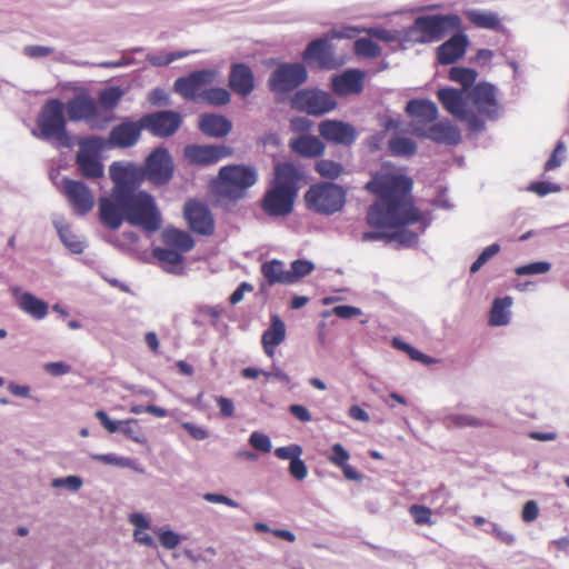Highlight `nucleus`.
I'll list each match as a JSON object with an SVG mask.
<instances>
[{
  "label": "nucleus",
  "instance_id": "obj_62",
  "mask_svg": "<svg viewBox=\"0 0 569 569\" xmlns=\"http://www.w3.org/2000/svg\"><path fill=\"white\" fill-rule=\"evenodd\" d=\"M181 427L190 435L194 440H203L208 438V431L192 422H181Z\"/></svg>",
  "mask_w": 569,
  "mask_h": 569
},
{
  "label": "nucleus",
  "instance_id": "obj_1",
  "mask_svg": "<svg viewBox=\"0 0 569 569\" xmlns=\"http://www.w3.org/2000/svg\"><path fill=\"white\" fill-rule=\"evenodd\" d=\"M173 173V162L164 148L154 149L142 169L133 163L113 162L109 167L113 183L108 196L99 199V219L109 230H117L123 221L154 232L161 227V214L151 194L138 190L146 177L154 184H164Z\"/></svg>",
  "mask_w": 569,
  "mask_h": 569
},
{
  "label": "nucleus",
  "instance_id": "obj_50",
  "mask_svg": "<svg viewBox=\"0 0 569 569\" xmlns=\"http://www.w3.org/2000/svg\"><path fill=\"white\" fill-rule=\"evenodd\" d=\"M551 266L546 261L531 262L525 266H520L516 269L518 276L525 274H541L550 270Z\"/></svg>",
  "mask_w": 569,
  "mask_h": 569
},
{
  "label": "nucleus",
  "instance_id": "obj_5",
  "mask_svg": "<svg viewBox=\"0 0 569 569\" xmlns=\"http://www.w3.org/2000/svg\"><path fill=\"white\" fill-rule=\"evenodd\" d=\"M461 23V18L456 13L420 16L415 19L413 30L419 33L418 42L431 43L451 31L460 30Z\"/></svg>",
  "mask_w": 569,
  "mask_h": 569
},
{
  "label": "nucleus",
  "instance_id": "obj_61",
  "mask_svg": "<svg viewBox=\"0 0 569 569\" xmlns=\"http://www.w3.org/2000/svg\"><path fill=\"white\" fill-rule=\"evenodd\" d=\"M539 516V507L535 500H528L522 508L521 518L525 522H532Z\"/></svg>",
  "mask_w": 569,
  "mask_h": 569
},
{
  "label": "nucleus",
  "instance_id": "obj_45",
  "mask_svg": "<svg viewBox=\"0 0 569 569\" xmlns=\"http://www.w3.org/2000/svg\"><path fill=\"white\" fill-rule=\"evenodd\" d=\"M313 270V264L307 260H296L288 270L289 284L298 282Z\"/></svg>",
  "mask_w": 569,
  "mask_h": 569
},
{
  "label": "nucleus",
  "instance_id": "obj_8",
  "mask_svg": "<svg viewBox=\"0 0 569 569\" xmlns=\"http://www.w3.org/2000/svg\"><path fill=\"white\" fill-rule=\"evenodd\" d=\"M308 72L302 63H281L270 74L269 89L274 93H288L306 82Z\"/></svg>",
  "mask_w": 569,
  "mask_h": 569
},
{
  "label": "nucleus",
  "instance_id": "obj_31",
  "mask_svg": "<svg viewBox=\"0 0 569 569\" xmlns=\"http://www.w3.org/2000/svg\"><path fill=\"white\" fill-rule=\"evenodd\" d=\"M161 240L164 246L173 250H179L182 254L189 252L194 247L192 237L188 232L177 228H166L162 231Z\"/></svg>",
  "mask_w": 569,
  "mask_h": 569
},
{
  "label": "nucleus",
  "instance_id": "obj_56",
  "mask_svg": "<svg viewBox=\"0 0 569 569\" xmlns=\"http://www.w3.org/2000/svg\"><path fill=\"white\" fill-rule=\"evenodd\" d=\"M458 119L466 122L471 131H481L485 129V122L477 114L468 110H465Z\"/></svg>",
  "mask_w": 569,
  "mask_h": 569
},
{
  "label": "nucleus",
  "instance_id": "obj_24",
  "mask_svg": "<svg viewBox=\"0 0 569 569\" xmlns=\"http://www.w3.org/2000/svg\"><path fill=\"white\" fill-rule=\"evenodd\" d=\"M143 128L142 119L138 122L123 121L112 128L109 134V142L111 146L119 148L132 147L138 142Z\"/></svg>",
  "mask_w": 569,
  "mask_h": 569
},
{
  "label": "nucleus",
  "instance_id": "obj_29",
  "mask_svg": "<svg viewBox=\"0 0 569 569\" xmlns=\"http://www.w3.org/2000/svg\"><path fill=\"white\" fill-rule=\"evenodd\" d=\"M290 148L305 158H317L323 154L325 144L317 137L302 134L290 140Z\"/></svg>",
  "mask_w": 569,
  "mask_h": 569
},
{
  "label": "nucleus",
  "instance_id": "obj_6",
  "mask_svg": "<svg viewBox=\"0 0 569 569\" xmlns=\"http://www.w3.org/2000/svg\"><path fill=\"white\" fill-rule=\"evenodd\" d=\"M68 117L72 121H84L92 129H104L112 121L110 114L99 109L97 101L90 96H76L67 103Z\"/></svg>",
  "mask_w": 569,
  "mask_h": 569
},
{
  "label": "nucleus",
  "instance_id": "obj_28",
  "mask_svg": "<svg viewBox=\"0 0 569 569\" xmlns=\"http://www.w3.org/2000/svg\"><path fill=\"white\" fill-rule=\"evenodd\" d=\"M327 459L330 463L341 469L346 479L352 481L362 480L363 476L348 463L350 453L341 443H335L331 446V450L327 456Z\"/></svg>",
  "mask_w": 569,
  "mask_h": 569
},
{
  "label": "nucleus",
  "instance_id": "obj_35",
  "mask_svg": "<svg viewBox=\"0 0 569 569\" xmlns=\"http://www.w3.org/2000/svg\"><path fill=\"white\" fill-rule=\"evenodd\" d=\"M261 273L269 287L274 284H289L288 270L280 260L272 259L261 264Z\"/></svg>",
  "mask_w": 569,
  "mask_h": 569
},
{
  "label": "nucleus",
  "instance_id": "obj_33",
  "mask_svg": "<svg viewBox=\"0 0 569 569\" xmlns=\"http://www.w3.org/2000/svg\"><path fill=\"white\" fill-rule=\"evenodd\" d=\"M200 130L211 137H224L227 136L232 124L223 116L217 114H202L199 120Z\"/></svg>",
  "mask_w": 569,
  "mask_h": 569
},
{
  "label": "nucleus",
  "instance_id": "obj_25",
  "mask_svg": "<svg viewBox=\"0 0 569 569\" xmlns=\"http://www.w3.org/2000/svg\"><path fill=\"white\" fill-rule=\"evenodd\" d=\"M469 40L463 33L453 34L437 49V60L440 64L455 63L466 53Z\"/></svg>",
  "mask_w": 569,
  "mask_h": 569
},
{
  "label": "nucleus",
  "instance_id": "obj_18",
  "mask_svg": "<svg viewBox=\"0 0 569 569\" xmlns=\"http://www.w3.org/2000/svg\"><path fill=\"white\" fill-rule=\"evenodd\" d=\"M96 418L109 433L121 432L126 438L137 443L142 445L147 442V438L137 419L130 418L126 420L113 421L103 410H98L96 412Z\"/></svg>",
  "mask_w": 569,
  "mask_h": 569
},
{
  "label": "nucleus",
  "instance_id": "obj_41",
  "mask_svg": "<svg viewBox=\"0 0 569 569\" xmlns=\"http://www.w3.org/2000/svg\"><path fill=\"white\" fill-rule=\"evenodd\" d=\"M316 171L325 179L336 180L345 173V167L333 160L322 159L316 164Z\"/></svg>",
  "mask_w": 569,
  "mask_h": 569
},
{
  "label": "nucleus",
  "instance_id": "obj_15",
  "mask_svg": "<svg viewBox=\"0 0 569 569\" xmlns=\"http://www.w3.org/2000/svg\"><path fill=\"white\" fill-rule=\"evenodd\" d=\"M62 192L77 214L83 216L94 206L93 193L82 181L64 179Z\"/></svg>",
  "mask_w": 569,
  "mask_h": 569
},
{
  "label": "nucleus",
  "instance_id": "obj_60",
  "mask_svg": "<svg viewBox=\"0 0 569 569\" xmlns=\"http://www.w3.org/2000/svg\"><path fill=\"white\" fill-rule=\"evenodd\" d=\"M390 240H397L401 244H405V246H412V244L417 243L418 236L415 232L405 231V230L398 231V229H396L395 232L391 234Z\"/></svg>",
  "mask_w": 569,
  "mask_h": 569
},
{
  "label": "nucleus",
  "instance_id": "obj_32",
  "mask_svg": "<svg viewBox=\"0 0 569 569\" xmlns=\"http://www.w3.org/2000/svg\"><path fill=\"white\" fill-rule=\"evenodd\" d=\"M468 21L476 28L500 31L502 29L501 19L498 13L492 11L468 9L463 12Z\"/></svg>",
  "mask_w": 569,
  "mask_h": 569
},
{
  "label": "nucleus",
  "instance_id": "obj_43",
  "mask_svg": "<svg viewBox=\"0 0 569 569\" xmlns=\"http://www.w3.org/2000/svg\"><path fill=\"white\" fill-rule=\"evenodd\" d=\"M200 98L202 101L211 106H224L230 102V92L224 88H210L201 91Z\"/></svg>",
  "mask_w": 569,
  "mask_h": 569
},
{
  "label": "nucleus",
  "instance_id": "obj_9",
  "mask_svg": "<svg viewBox=\"0 0 569 569\" xmlns=\"http://www.w3.org/2000/svg\"><path fill=\"white\" fill-rule=\"evenodd\" d=\"M41 136L47 140H54L60 146H69L63 116V103L53 99L43 107V117L40 123Z\"/></svg>",
  "mask_w": 569,
  "mask_h": 569
},
{
  "label": "nucleus",
  "instance_id": "obj_17",
  "mask_svg": "<svg viewBox=\"0 0 569 569\" xmlns=\"http://www.w3.org/2000/svg\"><path fill=\"white\" fill-rule=\"evenodd\" d=\"M141 119L142 126L158 137L173 134L182 122L181 116L174 111H157L146 114Z\"/></svg>",
  "mask_w": 569,
  "mask_h": 569
},
{
  "label": "nucleus",
  "instance_id": "obj_36",
  "mask_svg": "<svg viewBox=\"0 0 569 569\" xmlns=\"http://www.w3.org/2000/svg\"><path fill=\"white\" fill-rule=\"evenodd\" d=\"M123 92L119 87H109L99 92L98 106L101 111L106 114H110L112 118V111L120 101Z\"/></svg>",
  "mask_w": 569,
  "mask_h": 569
},
{
  "label": "nucleus",
  "instance_id": "obj_44",
  "mask_svg": "<svg viewBox=\"0 0 569 569\" xmlns=\"http://www.w3.org/2000/svg\"><path fill=\"white\" fill-rule=\"evenodd\" d=\"M59 237L63 244L72 252V253H81L84 249V243L79 239L77 234H74L69 226H61L58 229Z\"/></svg>",
  "mask_w": 569,
  "mask_h": 569
},
{
  "label": "nucleus",
  "instance_id": "obj_58",
  "mask_svg": "<svg viewBox=\"0 0 569 569\" xmlns=\"http://www.w3.org/2000/svg\"><path fill=\"white\" fill-rule=\"evenodd\" d=\"M289 472L295 479L301 481V480L306 479V477L308 475V469H307L305 461L301 460L300 457H298L296 459H292V461H290Z\"/></svg>",
  "mask_w": 569,
  "mask_h": 569
},
{
  "label": "nucleus",
  "instance_id": "obj_22",
  "mask_svg": "<svg viewBox=\"0 0 569 569\" xmlns=\"http://www.w3.org/2000/svg\"><path fill=\"white\" fill-rule=\"evenodd\" d=\"M366 72L359 69H349L331 79L332 91L340 97L359 94L363 90Z\"/></svg>",
  "mask_w": 569,
  "mask_h": 569
},
{
  "label": "nucleus",
  "instance_id": "obj_37",
  "mask_svg": "<svg viewBox=\"0 0 569 569\" xmlns=\"http://www.w3.org/2000/svg\"><path fill=\"white\" fill-rule=\"evenodd\" d=\"M512 303V299L510 297L497 298L493 301L489 322L491 326H505L509 322L508 309Z\"/></svg>",
  "mask_w": 569,
  "mask_h": 569
},
{
  "label": "nucleus",
  "instance_id": "obj_47",
  "mask_svg": "<svg viewBox=\"0 0 569 569\" xmlns=\"http://www.w3.org/2000/svg\"><path fill=\"white\" fill-rule=\"evenodd\" d=\"M409 513L413 518L415 522L419 526L428 525L432 526V510L429 507L422 505H412L409 508Z\"/></svg>",
  "mask_w": 569,
  "mask_h": 569
},
{
  "label": "nucleus",
  "instance_id": "obj_27",
  "mask_svg": "<svg viewBox=\"0 0 569 569\" xmlns=\"http://www.w3.org/2000/svg\"><path fill=\"white\" fill-rule=\"evenodd\" d=\"M152 257L160 267L169 273L182 274L184 271V257L179 250L169 247H157L152 249Z\"/></svg>",
  "mask_w": 569,
  "mask_h": 569
},
{
  "label": "nucleus",
  "instance_id": "obj_21",
  "mask_svg": "<svg viewBox=\"0 0 569 569\" xmlns=\"http://www.w3.org/2000/svg\"><path fill=\"white\" fill-rule=\"evenodd\" d=\"M232 150L226 146H187L184 157L194 164L209 166L230 156Z\"/></svg>",
  "mask_w": 569,
  "mask_h": 569
},
{
  "label": "nucleus",
  "instance_id": "obj_34",
  "mask_svg": "<svg viewBox=\"0 0 569 569\" xmlns=\"http://www.w3.org/2000/svg\"><path fill=\"white\" fill-rule=\"evenodd\" d=\"M463 90L442 88L438 90L437 97L442 107L458 118L465 110Z\"/></svg>",
  "mask_w": 569,
  "mask_h": 569
},
{
  "label": "nucleus",
  "instance_id": "obj_16",
  "mask_svg": "<svg viewBox=\"0 0 569 569\" xmlns=\"http://www.w3.org/2000/svg\"><path fill=\"white\" fill-rule=\"evenodd\" d=\"M412 133L418 138L430 139L440 144L456 146L461 141L460 130L449 120L436 122L427 129L416 124L412 127Z\"/></svg>",
  "mask_w": 569,
  "mask_h": 569
},
{
  "label": "nucleus",
  "instance_id": "obj_51",
  "mask_svg": "<svg viewBox=\"0 0 569 569\" xmlns=\"http://www.w3.org/2000/svg\"><path fill=\"white\" fill-rule=\"evenodd\" d=\"M91 458L98 462L110 465V466H117V467H130L131 461L128 458L124 457H118L113 453H106V455H93Z\"/></svg>",
  "mask_w": 569,
  "mask_h": 569
},
{
  "label": "nucleus",
  "instance_id": "obj_38",
  "mask_svg": "<svg viewBox=\"0 0 569 569\" xmlns=\"http://www.w3.org/2000/svg\"><path fill=\"white\" fill-rule=\"evenodd\" d=\"M362 31L366 32L371 38H375L380 41L391 42L395 40L393 34L389 30L383 29V28L359 29V28L352 27V28H348L347 31L343 33L335 31V32H332L331 37L332 38H343V37L351 38L355 33H360Z\"/></svg>",
  "mask_w": 569,
  "mask_h": 569
},
{
  "label": "nucleus",
  "instance_id": "obj_7",
  "mask_svg": "<svg viewBox=\"0 0 569 569\" xmlns=\"http://www.w3.org/2000/svg\"><path fill=\"white\" fill-rule=\"evenodd\" d=\"M257 181V172L251 167L226 166L218 176V187L221 192L229 197H240L243 191Z\"/></svg>",
  "mask_w": 569,
  "mask_h": 569
},
{
  "label": "nucleus",
  "instance_id": "obj_46",
  "mask_svg": "<svg viewBox=\"0 0 569 569\" xmlns=\"http://www.w3.org/2000/svg\"><path fill=\"white\" fill-rule=\"evenodd\" d=\"M10 290L18 306L31 316H36V297L31 293H21L18 287H11Z\"/></svg>",
  "mask_w": 569,
  "mask_h": 569
},
{
  "label": "nucleus",
  "instance_id": "obj_55",
  "mask_svg": "<svg viewBox=\"0 0 569 569\" xmlns=\"http://www.w3.org/2000/svg\"><path fill=\"white\" fill-rule=\"evenodd\" d=\"M274 455L282 460L296 459L302 455V448L299 445H290L286 447H279L274 450Z\"/></svg>",
  "mask_w": 569,
  "mask_h": 569
},
{
  "label": "nucleus",
  "instance_id": "obj_23",
  "mask_svg": "<svg viewBox=\"0 0 569 569\" xmlns=\"http://www.w3.org/2000/svg\"><path fill=\"white\" fill-rule=\"evenodd\" d=\"M228 86L238 96L248 97L254 89L252 69L242 62L233 63L230 68Z\"/></svg>",
  "mask_w": 569,
  "mask_h": 569
},
{
  "label": "nucleus",
  "instance_id": "obj_40",
  "mask_svg": "<svg viewBox=\"0 0 569 569\" xmlns=\"http://www.w3.org/2000/svg\"><path fill=\"white\" fill-rule=\"evenodd\" d=\"M353 52L358 57L373 59L381 54V48L370 38H359L353 43Z\"/></svg>",
  "mask_w": 569,
  "mask_h": 569
},
{
  "label": "nucleus",
  "instance_id": "obj_26",
  "mask_svg": "<svg viewBox=\"0 0 569 569\" xmlns=\"http://www.w3.org/2000/svg\"><path fill=\"white\" fill-rule=\"evenodd\" d=\"M270 327L262 333L261 345L269 358L276 355V348L286 339V325L278 315L271 316Z\"/></svg>",
  "mask_w": 569,
  "mask_h": 569
},
{
  "label": "nucleus",
  "instance_id": "obj_39",
  "mask_svg": "<svg viewBox=\"0 0 569 569\" xmlns=\"http://www.w3.org/2000/svg\"><path fill=\"white\" fill-rule=\"evenodd\" d=\"M388 150L396 157H411L417 152V143L406 137H395L388 141Z\"/></svg>",
  "mask_w": 569,
  "mask_h": 569
},
{
  "label": "nucleus",
  "instance_id": "obj_59",
  "mask_svg": "<svg viewBox=\"0 0 569 569\" xmlns=\"http://www.w3.org/2000/svg\"><path fill=\"white\" fill-rule=\"evenodd\" d=\"M43 370L52 377H59L69 373L71 371V367L66 362L58 361L44 363Z\"/></svg>",
  "mask_w": 569,
  "mask_h": 569
},
{
  "label": "nucleus",
  "instance_id": "obj_4",
  "mask_svg": "<svg viewBox=\"0 0 569 569\" xmlns=\"http://www.w3.org/2000/svg\"><path fill=\"white\" fill-rule=\"evenodd\" d=\"M305 202L308 209L317 213L332 214L343 208L346 191L338 184L318 182L305 193Z\"/></svg>",
  "mask_w": 569,
  "mask_h": 569
},
{
  "label": "nucleus",
  "instance_id": "obj_49",
  "mask_svg": "<svg viewBox=\"0 0 569 569\" xmlns=\"http://www.w3.org/2000/svg\"><path fill=\"white\" fill-rule=\"evenodd\" d=\"M447 420L458 428L463 427H482L485 423L481 419L468 416V415H452L447 418Z\"/></svg>",
  "mask_w": 569,
  "mask_h": 569
},
{
  "label": "nucleus",
  "instance_id": "obj_11",
  "mask_svg": "<svg viewBox=\"0 0 569 569\" xmlns=\"http://www.w3.org/2000/svg\"><path fill=\"white\" fill-rule=\"evenodd\" d=\"M302 59L309 66L326 70L336 69L343 63L342 59L335 57L333 46L325 38H318L309 42L302 53Z\"/></svg>",
  "mask_w": 569,
  "mask_h": 569
},
{
  "label": "nucleus",
  "instance_id": "obj_20",
  "mask_svg": "<svg viewBox=\"0 0 569 569\" xmlns=\"http://www.w3.org/2000/svg\"><path fill=\"white\" fill-rule=\"evenodd\" d=\"M468 98L480 113L495 119L498 116L499 106L496 98V89L489 83H478L468 91Z\"/></svg>",
  "mask_w": 569,
  "mask_h": 569
},
{
  "label": "nucleus",
  "instance_id": "obj_14",
  "mask_svg": "<svg viewBox=\"0 0 569 569\" xmlns=\"http://www.w3.org/2000/svg\"><path fill=\"white\" fill-rule=\"evenodd\" d=\"M98 143V139L91 138L80 142V149L76 157L78 170L82 177L87 179H100L103 177V164L99 156L93 150Z\"/></svg>",
  "mask_w": 569,
  "mask_h": 569
},
{
  "label": "nucleus",
  "instance_id": "obj_3",
  "mask_svg": "<svg viewBox=\"0 0 569 569\" xmlns=\"http://www.w3.org/2000/svg\"><path fill=\"white\" fill-rule=\"evenodd\" d=\"M300 173L291 163H281L276 167V179L262 200L266 213L274 217H284L293 209L297 196V184Z\"/></svg>",
  "mask_w": 569,
  "mask_h": 569
},
{
  "label": "nucleus",
  "instance_id": "obj_12",
  "mask_svg": "<svg viewBox=\"0 0 569 569\" xmlns=\"http://www.w3.org/2000/svg\"><path fill=\"white\" fill-rule=\"evenodd\" d=\"M218 77V71L213 69H202L189 73L187 77L174 81V90L187 100L200 98V90L212 82Z\"/></svg>",
  "mask_w": 569,
  "mask_h": 569
},
{
  "label": "nucleus",
  "instance_id": "obj_63",
  "mask_svg": "<svg viewBox=\"0 0 569 569\" xmlns=\"http://www.w3.org/2000/svg\"><path fill=\"white\" fill-rule=\"evenodd\" d=\"M312 122L305 117H297L290 121V128L297 133H307L311 130Z\"/></svg>",
  "mask_w": 569,
  "mask_h": 569
},
{
  "label": "nucleus",
  "instance_id": "obj_52",
  "mask_svg": "<svg viewBox=\"0 0 569 569\" xmlns=\"http://www.w3.org/2000/svg\"><path fill=\"white\" fill-rule=\"evenodd\" d=\"M52 486L56 488H67L70 491H78L82 486V479L78 476H68L53 479Z\"/></svg>",
  "mask_w": 569,
  "mask_h": 569
},
{
  "label": "nucleus",
  "instance_id": "obj_13",
  "mask_svg": "<svg viewBox=\"0 0 569 569\" xmlns=\"http://www.w3.org/2000/svg\"><path fill=\"white\" fill-rule=\"evenodd\" d=\"M183 214L189 228L194 233L211 236L214 232L213 217L204 203L197 200L187 201Z\"/></svg>",
  "mask_w": 569,
  "mask_h": 569
},
{
  "label": "nucleus",
  "instance_id": "obj_42",
  "mask_svg": "<svg viewBox=\"0 0 569 569\" xmlns=\"http://www.w3.org/2000/svg\"><path fill=\"white\" fill-rule=\"evenodd\" d=\"M450 80L462 86L463 92L471 88L477 79V72L473 69L453 67L449 72Z\"/></svg>",
  "mask_w": 569,
  "mask_h": 569
},
{
  "label": "nucleus",
  "instance_id": "obj_57",
  "mask_svg": "<svg viewBox=\"0 0 569 569\" xmlns=\"http://www.w3.org/2000/svg\"><path fill=\"white\" fill-rule=\"evenodd\" d=\"M566 151L565 143L559 141L548 161L545 164V170L550 171L558 168L561 164V157Z\"/></svg>",
  "mask_w": 569,
  "mask_h": 569
},
{
  "label": "nucleus",
  "instance_id": "obj_64",
  "mask_svg": "<svg viewBox=\"0 0 569 569\" xmlns=\"http://www.w3.org/2000/svg\"><path fill=\"white\" fill-rule=\"evenodd\" d=\"M332 312L342 319H350L352 317L359 316L361 313L360 309L352 306L340 305L336 306Z\"/></svg>",
  "mask_w": 569,
  "mask_h": 569
},
{
  "label": "nucleus",
  "instance_id": "obj_54",
  "mask_svg": "<svg viewBox=\"0 0 569 569\" xmlns=\"http://www.w3.org/2000/svg\"><path fill=\"white\" fill-rule=\"evenodd\" d=\"M250 445L262 452H270L271 441L270 438L260 432H252L249 439Z\"/></svg>",
  "mask_w": 569,
  "mask_h": 569
},
{
  "label": "nucleus",
  "instance_id": "obj_30",
  "mask_svg": "<svg viewBox=\"0 0 569 569\" xmlns=\"http://www.w3.org/2000/svg\"><path fill=\"white\" fill-rule=\"evenodd\" d=\"M406 112L419 123H431L438 118V108L435 102L423 99L410 100Z\"/></svg>",
  "mask_w": 569,
  "mask_h": 569
},
{
  "label": "nucleus",
  "instance_id": "obj_10",
  "mask_svg": "<svg viewBox=\"0 0 569 569\" xmlns=\"http://www.w3.org/2000/svg\"><path fill=\"white\" fill-rule=\"evenodd\" d=\"M291 106L298 111L318 116L335 109L336 101L327 92L306 89L295 93Z\"/></svg>",
  "mask_w": 569,
  "mask_h": 569
},
{
  "label": "nucleus",
  "instance_id": "obj_53",
  "mask_svg": "<svg viewBox=\"0 0 569 569\" xmlns=\"http://www.w3.org/2000/svg\"><path fill=\"white\" fill-rule=\"evenodd\" d=\"M158 537L161 546L169 550L178 547L181 541L180 536L172 530H160Z\"/></svg>",
  "mask_w": 569,
  "mask_h": 569
},
{
  "label": "nucleus",
  "instance_id": "obj_2",
  "mask_svg": "<svg viewBox=\"0 0 569 569\" xmlns=\"http://www.w3.org/2000/svg\"><path fill=\"white\" fill-rule=\"evenodd\" d=\"M366 189L377 196L368 208L366 220L375 231L363 232V242L382 239L391 234L382 230L401 229L422 220L421 211L415 206L411 196L412 180L402 174H377L366 184Z\"/></svg>",
  "mask_w": 569,
  "mask_h": 569
},
{
  "label": "nucleus",
  "instance_id": "obj_19",
  "mask_svg": "<svg viewBox=\"0 0 569 569\" xmlns=\"http://www.w3.org/2000/svg\"><path fill=\"white\" fill-rule=\"evenodd\" d=\"M318 130L326 141L342 146L352 144L358 136L353 126L339 120H325Z\"/></svg>",
  "mask_w": 569,
  "mask_h": 569
},
{
  "label": "nucleus",
  "instance_id": "obj_48",
  "mask_svg": "<svg viewBox=\"0 0 569 569\" xmlns=\"http://www.w3.org/2000/svg\"><path fill=\"white\" fill-rule=\"evenodd\" d=\"M500 251V246L498 243H492L488 246L476 259V261L470 267V272H478L483 264L488 262L490 258L497 254Z\"/></svg>",
  "mask_w": 569,
  "mask_h": 569
}]
</instances>
